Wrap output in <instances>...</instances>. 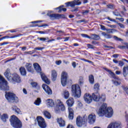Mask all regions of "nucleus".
Segmentation results:
<instances>
[{"mask_svg": "<svg viewBox=\"0 0 128 128\" xmlns=\"http://www.w3.org/2000/svg\"><path fill=\"white\" fill-rule=\"evenodd\" d=\"M98 114L99 116H106V118H112V114H114V111L112 110V108L109 107L108 108V106L106 104H103L98 111Z\"/></svg>", "mask_w": 128, "mask_h": 128, "instance_id": "f257e3e1", "label": "nucleus"}, {"mask_svg": "<svg viewBox=\"0 0 128 128\" xmlns=\"http://www.w3.org/2000/svg\"><path fill=\"white\" fill-rule=\"evenodd\" d=\"M34 68L35 70L41 76V78L44 82H46L47 84H50V81L44 73L42 72V68H40V66L38 64V63H34Z\"/></svg>", "mask_w": 128, "mask_h": 128, "instance_id": "f03ea898", "label": "nucleus"}, {"mask_svg": "<svg viewBox=\"0 0 128 128\" xmlns=\"http://www.w3.org/2000/svg\"><path fill=\"white\" fill-rule=\"evenodd\" d=\"M10 124L14 128H22V124L20 120L18 118V117L14 115H12L10 119Z\"/></svg>", "mask_w": 128, "mask_h": 128, "instance_id": "7ed1b4c3", "label": "nucleus"}, {"mask_svg": "<svg viewBox=\"0 0 128 128\" xmlns=\"http://www.w3.org/2000/svg\"><path fill=\"white\" fill-rule=\"evenodd\" d=\"M104 70H106V72H108L109 74L111 76L114 78L115 80H112V82L113 84H114V86H120V84H122V80L120 78L116 76V74L112 72V70L108 69V68H104Z\"/></svg>", "mask_w": 128, "mask_h": 128, "instance_id": "20e7f679", "label": "nucleus"}, {"mask_svg": "<svg viewBox=\"0 0 128 128\" xmlns=\"http://www.w3.org/2000/svg\"><path fill=\"white\" fill-rule=\"evenodd\" d=\"M72 96L74 98H80L82 96V91L78 84H74L72 86Z\"/></svg>", "mask_w": 128, "mask_h": 128, "instance_id": "39448f33", "label": "nucleus"}, {"mask_svg": "<svg viewBox=\"0 0 128 128\" xmlns=\"http://www.w3.org/2000/svg\"><path fill=\"white\" fill-rule=\"evenodd\" d=\"M86 116H84L83 117L78 116L76 119V126L78 128L86 126Z\"/></svg>", "mask_w": 128, "mask_h": 128, "instance_id": "423d86ee", "label": "nucleus"}, {"mask_svg": "<svg viewBox=\"0 0 128 128\" xmlns=\"http://www.w3.org/2000/svg\"><path fill=\"white\" fill-rule=\"evenodd\" d=\"M5 96L9 102H18V98L12 92H8L6 93Z\"/></svg>", "mask_w": 128, "mask_h": 128, "instance_id": "0eeeda50", "label": "nucleus"}, {"mask_svg": "<svg viewBox=\"0 0 128 128\" xmlns=\"http://www.w3.org/2000/svg\"><path fill=\"white\" fill-rule=\"evenodd\" d=\"M0 90H10V86H8V83L6 80L4 78L2 77L0 75Z\"/></svg>", "mask_w": 128, "mask_h": 128, "instance_id": "6e6552de", "label": "nucleus"}, {"mask_svg": "<svg viewBox=\"0 0 128 128\" xmlns=\"http://www.w3.org/2000/svg\"><path fill=\"white\" fill-rule=\"evenodd\" d=\"M62 110V112H64L66 110V107L62 102H61L60 100H58L56 101V106L54 108V112L56 114L58 112H60V110Z\"/></svg>", "mask_w": 128, "mask_h": 128, "instance_id": "1a4fd4ad", "label": "nucleus"}, {"mask_svg": "<svg viewBox=\"0 0 128 128\" xmlns=\"http://www.w3.org/2000/svg\"><path fill=\"white\" fill-rule=\"evenodd\" d=\"M50 12H52L49 11L47 14L52 20H60V18H64L66 16L62 14H50Z\"/></svg>", "mask_w": 128, "mask_h": 128, "instance_id": "9d476101", "label": "nucleus"}, {"mask_svg": "<svg viewBox=\"0 0 128 128\" xmlns=\"http://www.w3.org/2000/svg\"><path fill=\"white\" fill-rule=\"evenodd\" d=\"M68 73L66 72H63L61 76V83L62 86H66L67 84L68 80Z\"/></svg>", "mask_w": 128, "mask_h": 128, "instance_id": "9b49d317", "label": "nucleus"}, {"mask_svg": "<svg viewBox=\"0 0 128 128\" xmlns=\"http://www.w3.org/2000/svg\"><path fill=\"white\" fill-rule=\"evenodd\" d=\"M38 124L40 128H46V124L44 121V119L42 118V116H38L36 118Z\"/></svg>", "mask_w": 128, "mask_h": 128, "instance_id": "f8f14e48", "label": "nucleus"}, {"mask_svg": "<svg viewBox=\"0 0 128 128\" xmlns=\"http://www.w3.org/2000/svg\"><path fill=\"white\" fill-rule=\"evenodd\" d=\"M65 4L66 6H70L71 8H74L76 6H80V4H82V2L80 0H74L72 2L66 3Z\"/></svg>", "mask_w": 128, "mask_h": 128, "instance_id": "ddd939ff", "label": "nucleus"}, {"mask_svg": "<svg viewBox=\"0 0 128 128\" xmlns=\"http://www.w3.org/2000/svg\"><path fill=\"white\" fill-rule=\"evenodd\" d=\"M84 98L86 104H90L92 102V96L89 94H86L84 95Z\"/></svg>", "mask_w": 128, "mask_h": 128, "instance_id": "4468645a", "label": "nucleus"}, {"mask_svg": "<svg viewBox=\"0 0 128 128\" xmlns=\"http://www.w3.org/2000/svg\"><path fill=\"white\" fill-rule=\"evenodd\" d=\"M12 80L15 82H22V79L18 74H12Z\"/></svg>", "mask_w": 128, "mask_h": 128, "instance_id": "2eb2a0df", "label": "nucleus"}, {"mask_svg": "<svg viewBox=\"0 0 128 128\" xmlns=\"http://www.w3.org/2000/svg\"><path fill=\"white\" fill-rule=\"evenodd\" d=\"M42 87L43 90H44V92H46L47 94L50 95L52 94V90H50V87L48 85L46 84H43Z\"/></svg>", "mask_w": 128, "mask_h": 128, "instance_id": "dca6fc26", "label": "nucleus"}, {"mask_svg": "<svg viewBox=\"0 0 128 128\" xmlns=\"http://www.w3.org/2000/svg\"><path fill=\"white\" fill-rule=\"evenodd\" d=\"M88 120L90 124H92L96 122V115L90 114L88 116Z\"/></svg>", "mask_w": 128, "mask_h": 128, "instance_id": "f3484780", "label": "nucleus"}, {"mask_svg": "<svg viewBox=\"0 0 128 128\" xmlns=\"http://www.w3.org/2000/svg\"><path fill=\"white\" fill-rule=\"evenodd\" d=\"M46 105L48 108H52L54 106V102L52 99H48L46 101Z\"/></svg>", "mask_w": 128, "mask_h": 128, "instance_id": "a211bd4d", "label": "nucleus"}, {"mask_svg": "<svg viewBox=\"0 0 128 128\" xmlns=\"http://www.w3.org/2000/svg\"><path fill=\"white\" fill-rule=\"evenodd\" d=\"M57 122H58L60 128H64V126H66V122H64V120L62 118H58Z\"/></svg>", "mask_w": 128, "mask_h": 128, "instance_id": "6ab92c4d", "label": "nucleus"}, {"mask_svg": "<svg viewBox=\"0 0 128 128\" xmlns=\"http://www.w3.org/2000/svg\"><path fill=\"white\" fill-rule=\"evenodd\" d=\"M92 98L94 102H98L100 101V94L98 92L93 93L92 94Z\"/></svg>", "mask_w": 128, "mask_h": 128, "instance_id": "aec40b11", "label": "nucleus"}, {"mask_svg": "<svg viewBox=\"0 0 128 128\" xmlns=\"http://www.w3.org/2000/svg\"><path fill=\"white\" fill-rule=\"evenodd\" d=\"M26 68L28 72H34V69L32 68V64H26Z\"/></svg>", "mask_w": 128, "mask_h": 128, "instance_id": "412c9836", "label": "nucleus"}, {"mask_svg": "<svg viewBox=\"0 0 128 128\" xmlns=\"http://www.w3.org/2000/svg\"><path fill=\"white\" fill-rule=\"evenodd\" d=\"M58 76V74L56 70H53L52 71V80L53 82H56V78Z\"/></svg>", "mask_w": 128, "mask_h": 128, "instance_id": "4be33fe9", "label": "nucleus"}, {"mask_svg": "<svg viewBox=\"0 0 128 128\" xmlns=\"http://www.w3.org/2000/svg\"><path fill=\"white\" fill-rule=\"evenodd\" d=\"M4 75L8 79V80H10L12 78H10V69H7L5 72H4Z\"/></svg>", "mask_w": 128, "mask_h": 128, "instance_id": "5701e85b", "label": "nucleus"}, {"mask_svg": "<svg viewBox=\"0 0 128 128\" xmlns=\"http://www.w3.org/2000/svg\"><path fill=\"white\" fill-rule=\"evenodd\" d=\"M68 110L69 112L68 118L70 120H72L74 118V110L72 108H68Z\"/></svg>", "mask_w": 128, "mask_h": 128, "instance_id": "b1692460", "label": "nucleus"}, {"mask_svg": "<svg viewBox=\"0 0 128 128\" xmlns=\"http://www.w3.org/2000/svg\"><path fill=\"white\" fill-rule=\"evenodd\" d=\"M62 94L64 96L66 100H68L70 98V92L68 90H64L62 92Z\"/></svg>", "mask_w": 128, "mask_h": 128, "instance_id": "393cba45", "label": "nucleus"}, {"mask_svg": "<svg viewBox=\"0 0 128 128\" xmlns=\"http://www.w3.org/2000/svg\"><path fill=\"white\" fill-rule=\"evenodd\" d=\"M74 102V98H70L68 100H67L66 102V104H68V106H69V108L72 106Z\"/></svg>", "mask_w": 128, "mask_h": 128, "instance_id": "a878e982", "label": "nucleus"}, {"mask_svg": "<svg viewBox=\"0 0 128 128\" xmlns=\"http://www.w3.org/2000/svg\"><path fill=\"white\" fill-rule=\"evenodd\" d=\"M108 20H110V22H116V24H118V26H120V28H124V26L120 23H118V22H116V20L112 19L110 17L108 18Z\"/></svg>", "mask_w": 128, "mask_h": 128, "instance_id": "bb28decb", "label": "nucleus"}, {"mask_svg": "<svg viewBox=\"0 0 128 128\" xmlns=\"http://www.w3.org/2000/svg\"><path fill=\"white\" fill-rule=\"evenodd\" d=\"M113 128H122L120 122H112Z\"/></svg>", "mask_w": 128, "mask_h": 128, "instance_id": "cd10ccee", "label": "nucleus"}, {"mask_svg": "<svg viewBox=\"0 0 128 128\" xmlns=\"http://www.w3.org/2000/svg\"><path fill=\"white\" fill-rule=\"evenodd\" d=\"M43 114L44 116L46 118H48V120H50V118H52V115H50V113L48 111H44L43 112Z\"/></svg>", "mask_w": 128, "mask_h": 128, "instance_id": "c85d7f7f", "label": "nucleus"}, {"mask_svg": "<svg viewBox=\"0 0 128 128\" xmlns=\"http://www.w3.org/2000/svg\"><path fill=\"white\" fill-rule=\"evenodd\" d=\"M20 71L22 76H24L26 75V68H24V67L20 68Z\"/></svg>", "mask_w": 128, "mask_h": 128, "instance_id": "c756f323", "label": "nucleus"}, {"mask_svg": "<svg viewBox=\"0 0 128 128\" xmlns=\"http://www.w3.org/2000/svg\"><path fill=\"white\" fill-rule=\"evenodd\" d=\"M12 110L14 112H16V114H20V110L16 106H12Z\"/></svg>", "mask_w": 128, "mask_h": 128, "instance_id": "7c9ffc66", "label": "nucleus"}, {"mask_svg": "<svg viewBox=\"0 0 128 128\" xmlns=\"http://www.w3.org/2000/svg\"><path fill=\"white\" fill-rule=\"evenodd\" d=\"M8 118V114H4L1 117V120H2V122H6V120Z\"/></svg>", "mask_w": 128, "mask_h": 128, "instance_id": "2f4dec72", "label": "nucleus"}, {"mask_svg": "<svg viewBox=\"0 0 128 128\" xmlns=\"http://www.w3.org/2000/svg\"><path fill=\"white\" fill-rule=\"evenodd\" d=\"M91 40H98L100 38V36L96 34H92L90 38Z\"/></svg>", "mask_w": 128, "mask_h": 128, "instance_id": "473e14b6", "label": "nucleus"}, {"mask_svg": "<svg viewBox=\"0 0 128 128\" xmlns=\"http://www.w3.org/2000/svg\"><path fill=\"white\" fill-rule=\"evenodd\" d=\"M102 36H104L105 38L110 39V38H112V35L106 34L105 32H102Z\"/></svg>", "mask_w": 128, "mask_h": 128, "instance_id": "72a5a7b5", "label": "nucleus"}, {"mask_svg": "<svg viewBox=\"0 0 128 128\" xmlns=\"http://www.w3.org/2000/svg\"><path fill=\"white\" fill-rule=\"evenodd\" d=\"M89 82L91 84H94V78L92 75H90L88 76Z\"/></svg>", "mask_w": 128, "mask_h": 128, "instance_id": "f704fd0d", "label": "nucleus"}, {"mask_svg": "<svg viewBox=\"0 0 128 128\" xmlns=\"http://www.w3.org/2000/svg\"><path fill=\"white\" fill-rule=\"evenodd\" d=\"M40 104H42V100H40V98H37L34 102V104L37 106H40Z\"/></svg>", "mask_w": 128, "mask_h": 128, "instance_id": "c9c22d12", "label": "nucleus"}, {"mask_svg": "<svg viewBox=\"0 0 128 128\" xmlns=\"http://www.w3.org/2000/svg\"><path fill=\"white\" fill-rule=\"evenodd\" d=\"M56 10H59L58 12H60L62 10H63V12H66V8H64V6H61L58 8H56Z\"/></svg>", "mask_w": 128, "mask_h": 128, "instance_id": "e433bc0d", "label": "nucleus"}, {"mask_svg": "<svg viewBox=\"0 0 128 128\" xmlns=\"http://www.w3.org/2000/svg\"><path fill=\"white\" fill-rule=\"evenodd\" d=\"M99 100L100 102H104L106 100V94H102L100 96H99Z\"/></svg>", "mask_w": 128, "mask_h": 128, "instance_id": "4c0bfd02", "label": "nucleus"}, {"mask_svg": "<svg viewBox=\"0 0 128 128\" xmlns=\"http://www.w3.org/2000/svg\"><path fill=\"white\" fill-rule=\"evenodd\" d=\"M94 88L96 91L100 90V84L98 83L95 84L94 86Z\"/></svg>", "mask_w": 128, "mask_h": 128, "instance_id": "58836bf2", "label": "nucleus"}, {"mask_svg": "<svg viewBox=\"0 0 128 128\" xmlns=\"http://www.w3.org/2000/svg\"><path fill=\"white\" fill-rule=\"evenodd\" d=\"M118 64H118L119 66H121V67L124 66V63L123 62L122 60L118 61Z\"/></svg>", "mask_w": 128, "mask_h": 128, "instance_id": "ea45409f", "label": "nucleus"}, {"mask_svg": "<svg viewBox=\"0 0 128 128\" xmlns=\"http://www.w3.org/2000/svg\"><path fill=\"white\" fill-rule=\"evenodd\" d=\"M44 48V47H37L34 48L35 50H42Z\"/></svg>", "mask_w": 128, "mask_h": 128, "instance_id": "a19ab883", "label": "nucleus"}, {"mask_svg": "<svg viewBox=\"0 0 128 128\" xmlns=\"http://www.w3.org/2000/svg\"><path fill=\"white\" fill-rule=\"evenodd\" d=\"M31 84L32 86H33V88H36V86H38V83L36 82H31Z\"/></svg>", "mask_w": 128, "mask_h": 128, "instance_id": "79ce46f5", "label": "nucleus"}, {"mask_svg": "<svg viewBox=\"0 0 128 128\" xmlns=\"http://www.w3.org/2000/svg\"><path fill=\"white\" fill-rule=\"evenodd\" d=\"M112 30H114V29H106V32L108 34H112Z\"/></svg>", "mask_w": 128, "mask_h": 128, "instance_id": "37998d69", "label": "nucleus"}, {"mask_svg": "<svg viewBox=\"0 0 128 128\" xmlns=\"http://www.w3.org/2000/svg\"><path fill=\"white\" fill-rule=\"evenodd\" d=\"M77 24H81V22H84V24H86V21L85 20H80L76 22Z\"/></svg>", "mask_w": 128, "mask_h": 128, "instance_id": "c03bdc74", "label": "nucleus"}, {"mask_svg": "<svg viewBox=\"0 0 128 128\" xmlns=\"http://www.w3.org/2000/svg\"><path fill=\"white\" fill-rule=\"evenodd\" d=\"M87 46H88V48L94 49L95 48L94 46H92V45L90 44H88Z\"/></svg>", "mask_w": 128, "mask_h": 128, "instance_id": "a18cd8bd", "label": "nucleus"}, {"mask_svg": "<svg viewBox=\"0 0 128 128\" xmlns=\"http://www.w3.org/2000/svg\"><path fill=\"white\" fill-rule=\"evenodd\" d=\"M38 40H41L42 42H46V38H38Z\"/></svg>", "mask_w": 128, "mask_h": 128, "instance_id": "49530a36", "label": "nucleus"}, {"mask_svg": "<svg viewBox=\"0 0 128 128\" xmlns=\"http://www.w3.org/2000/svg\"><path fill=\"white\" fill-rule=\"evenodd\" d=\"M81 36H82V38H90V36L86 34H82Z\"/></svg>", "mask_w": 128, "mask_h": 128, "instance_id": "de8ad7c7", "label": "nucleus"}, {"mask_svg": "<svg viewBox=\"0 0 128 128\" xmlns=\"http://www.w3.org/2000/svg\"><path fill=\"white\" fill-rule=\"evenodd\" d=\"M108 26H109V28H116V25L108 24Z\"/></svg>", "mask_w": 128, "mask_h": 128, "instance_id": "09e8293b", "label": "nucleus"}, {"mask_svg": "<svg viewBox=\"0 0 128 128\" xmlns=\"http://www.w3.org/2000/svg\"><path fill=\"white\" fill-rule=\"evenodd\" d=\"M124 91L125 92L126 94H128V86H126L124 88Z\"/></svg>", "mask_w": 128, "mask_h": 128, "instance_id": "8fccbe9b", "label": "nucleus"}, {"mask_svg": "<svg viewBox=\"0 0 128 128\" xmlns=\"http://www.w3.org/2000/svg\"><path fill=\"white\" fill-rule=\"evenodd\" d=\"M56 64L57 66H60V64H62V60H56Z\"/></svg>", "mask_w": 128, "mask_h": 128, "instance_id": "3c124183", "label": "nucleus"}, {"mask_svg": "<svg viewBox=\"0 0 128 128\" xmlns=\"http://www.w3.org/2000/svg\"><path fill=\"white\" fill-rule=\"evenodd\" d=\"M100 28L102 30H106V26L102 25H100Z\"/></svg>", "mask_w": 128, "mask_h": 128, "instance_id": "603ef678", "label": "nucleus"}, {"mask_svg": "<svg viewBox=\"0 0 128 128\" xmlns=\"http://www.w3.org/2000/svg\"><path fill=\"white\" fill-rule=\"evenodd\" d=\"M72 66H73L74 68H76V62H72Z\"/></svg>", "mask_w": 128, "mask_h": 128, "instance_id": "864d4df0", "label": "nucleus"}, {"mask_svg": "<svg viewBox=\"0 0 128 128\" xmlns=\"http://www.w3.org/2000/svg\"><path fill=\"white\" fill-rule=\"evenodd\" d=\"M113 14L116 16H120V13H118V12H113Z\"/></svg>", "mask_w": 128, "mask_h": 128, "instance_id": "5fc2aeb1", "label": "nucleus"}, {"mask_svg": "<svg viewBox=\"0 0 128 128\" xmlns=\"http://www.w3.org/2000/svg\"><path fill=\"white\" fill-rule=\"evenodd\" d=\"M114 40H122V39L118 38V36H114Z\"/></svg>", "mask_w": 128, "mask_h": 128, "instance_id": "6e6d98bb", "label": "nucleus"}, {"mask_svg": "<svg viewBox=\"0 0 128 128\" xmlns=\"http://www.w3.org/2000/svg\"><path fill=\"white\" fill-rule=\"evenodd\" d=\"M42 20H38V21H34L32 22V24H38V22H42Z\"/></svg>", "mask_w": 128, "mask_h": 128, "instance_id": "4d7b16f0", "label": "nucleus"}, {"mask_svg": "<svg viewBox=\"0 0 128 128\" xmlns=\"http://www.w3.org/2000/svg\"><path fill=\"white\" fill-rule=\"evenodd\" d=\"M118 48H121V49L123 50L124 48H126V46H118Z\"/></svg>", "mask_w": 128, "mask_h": 128, "instance_id": "13d9d810", "label": "nucleus"}, {"mask_svg": "<svg viewBox=\"0 0 128 128\" xmlns=\"http://www.w3.org/2000/svg\"><path fill=\"white\" fill-rule=\"evenodd\" d=\"M126 122L128 123L127 124V128H128V114L126 115Z\"/></svg>", "mask_w": 128, "mask_h": 128, "instance_id": "bf43d9fd", "label": "nucleus"}, {"mask_svg": "<svg viewBox=\"0 0 128 128\" xmlns=\"http://www.w3.org/2000/svg\"><path fill=\"white\" fill-rule=\"evenodd\" d=\"M89 12H90L89 10H85L84 12H82V14H83L86 15V14H88Z\"/></svg>", "mask_w": 128, "mask_h": 128, "instance_id": "052dcab7", "label": "nucleus"}, {"mask_svg": "<svg viewBox=\"0 0 128 128\" xmlns=\"http://www.w3.org/2000/svg\"><path fill=\"white\" fill-rule=\"evenodd\" d=\"M108 128H114L113 125H112V123L110 124L108 126Z\"/></svg>", "mask_w": 128, "mask_h": 128, "instance_id": "680f3d73", "label": "nucleus"}, {"mask_svg": "<svg viewBox=\"0 0 128 128\" xmlns=\"http://www.w3.org/2000/svg\"><path fill=\"white\" fill-rule=\"evenodd\" d=\"M107 6L108 8H114V6L112 4L107 5Z\"/></svg>", "mask_w": 128, "mask_h": 128, "instance_id": "e2e57ef3", "label": "nucleus"}, {"mask_svg": "<svg viewBox=\"0 0 128 128\" xmlns=\"http://www.w3.org/2000/svg\"><path fill=\"white\" fill-rule=\"evenodd\" d=\"M23 92L24 94H28V92L26 88H23Z\"/></svg>", "mask_w": 128, "mask_h": 128, "instance_id": "0e129e2a", "label": "nucleus"}, {"mask_svg": "<svg viewBox=\"0 0 128 128\" xmlns=\"http://www.w3.org/2000/svg\"><path fill=\"white\" fill-rule=\"evenodd\" d=\"M120 74H122V72L120 71L116 70V74L117 75H120Z\"/></svg>", "mask_w": 128, "mask_h": 128, "instance_id": "69168bd1", "label": "nucleus"}, {"mask_svg": "<svg viewBox=\"0 0 128 128\" xmlns=\"http://www.w3.org/2000/svg\"><path fill=\"white\" fill-rule=\"evenodd\" d=\"M116 20H120V22H124V20L123 18H116Z\"/></svg>", "mask_w": 128, "mask_h": 128, "instance_id": "338daca9", "label": "nucleus"}, {"mask_svg": "<svg viewBox=\"0 0 128 128\" xmlns=\"http://www.w3.org/2000/svg\"><path fill=\"white\" fill-rule=\"evenodd\" d=\"M66 128H74L72 124H68Z\"/></svg>", "mask_w": 128, "mask_h": 128, "instance_id": "774afa93", "label": "nucleus"}]
</instances>
